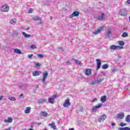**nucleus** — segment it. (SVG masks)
Returning a JSON list of instances; mask_svg holds the SVG:
<instances>
[{"mask_svg": "<svg viewBox=\"0 0 130 130\" xmlns=\"http://www.w3.org/2000/svg\"><path fill=\"white\" fill-rule=\"evenodd\" d=\"M9 10H10V6H9V5H4L1 8L2 12H9Z\"/></svg>", "mask_w": 130, "mask_h": 130, "instance_id": "obj_1", "label": "nucleus"}, {"mask_svg": "<svg viewBox=\"0 0 130 130\" xmlns=\"http://www.w3.org/2000/svg\"><path fill=\"white\" fill-rule=\"evenodd\" d=\"M119 14L120 16L125 17V16H127V11L126 9H121L119 12Z\"/></svg>", "mask_w": 130, "mask_h": 130, "instance_id": "obj_2", "label": "nucleus"}, {"mask_svg": "<svg viewBox=\"0 0 130 130\" xmlns=\"http://www.w3.org/2000/svg\"><path fill=\"white\" fill-rule=\"evenodd\" d=\"M47 76H48V73H47V72L45 71L43 73V79L42 81L43 82V83L44 84H46V83H45V80L47 78Z\"/></svg>", "mask_w": 130, "mask_h": 130, "instance_id": "obj_3", "label": "nucleus"}, {"mask_svg": "<svg viewBox=\"0 0 130 130\" xmlns=\"http://www.w3.org/2000/svg\"><path fill=\"white\" fill-rule=\"evenodd\" d=\"M57 97V95L54 94L52 96V98H49L48 100L49 103H51L52 104H53L54 103V99Z\"/></svg>", "mask_w": 130, "mask_h": 130, "instance_id": "obj_4", "label": "nucleus"}, {"mask_svg": "<svg viewBox=\"0 0 130 130\" xmlns=\"http://www.w3.org/2000/svg\"><path fill=\"white\" fill-rule=\"evenodd\" d=\"M105 37L106 38H111L112 35H111V29L110 28L108 29V31L105 34Z\"/></svg>", "mask_w": 130, "mask_h": 130, "instance_id": "obj_5", "label": "nucleus"}, {"mask_svg": "<svg viewBox=\"0 0 130 130\" xmlns=\"http://www.w3.org/2000/svg\"><path fill=\"white\" fill-rule=\"evenodd\" d=\"M104 78L100 79L99 80H94L91 82V84L96 85V84H99V83H101V82H102V81H104Z\"/></svg>", "mask_w": 130, "mask_h": 130, "instance_id": "obj_6", "label": "nucleus"}, {"mask_svg": "<svg viewBox=\"0 0 130 130\" xmlns=\"http://www.w3.org/2000/svg\"><path fill=\"white\" fill-rule=\"evenodd\" d=\"M103 106V105L102 104H99V105L93 106L92 108L91 109V111H95L96 109H98V108H100L101 107H102Z\"/></svg>", "mask_w": 130, "mask_h": 130, "instance_id": "obj_7", "label": "nucleus"}, {"mask_svg": "<svg viewBox=\"0 0 130 130\" xmlns=\"http://www.w3.org/2000/svg\"><path fill=\"white\" fill-rule=\"evenodd\" d=\"M106 115H103L102 116H100L98 119V121L99 122H101L102 121H104L105 119L107 118Z\"/></svg>", "mask_w": 130, "mask_h": 130, "instance_id": "obj_8", "label": "nucleus"}, {"mask_svg": "<svg viewBox=\"0 0 130 130\" xmlns=\"http://www.w3.org/2000/svg\"><path fill=\"white\" fill-rule=\"evenodd\" d=\"M70 105H71V102H70V99H67L65 101V102L63 105V106L64 107H69Z\"/></svg>", "mask_w": 130, "mask_h": 130, "instance_id": "obj_9", "label": "nucleus"}, {"mask_svg": "<svg viewBox=\"0 0 130 130\" xmlns=\"http://www.w3.org/2000/svg\"><path fill=\"white\" fill-rule=\"evenodd\" d=\"M123 117H124V113L123 112L119 113L117 115V118H118L119 119H122Z\"/></svg>", "mask_w": 130, "mask_h": 130, "instance_id": "obj_10", "label": "nucleus"}, {"mask_svg": "<svg viewBox=\"0 0 130 130\" xmlns=\"http://www.w3.org/2000/svg\"><path fill=\"white\" fill-rule=\"evenodd\" d=\"M80 15V13L78 11H75L70 15V18H73V17H78Z\"/></svg>", "mask_w": 130, "mask_h": 130, "instance_id": "obj_11", "label": "nucleus"}, {"mask_svg": "<svg viewBox=\"0 0 130 130\" xmlns=\"http://www.w3.org/2000/svg\"><path fill=\"white\" fill-rule=\"evenodd\" d=\"M96 61L97 63L96 70H99V68H100V67H101V60L100 59H96Z\"/></svg>", "mask_w": 130, "mask_h": 130, "instance_id": "obj_12", "label": "nucleus"}, {"mask_svg": "<svg viewBox=\"0 0 130 130\" xmlns=\"http://www.w3.org/2000/svg\"><path fill=\"white\" fill-rule=\"evenodd\" d=\"M41 75V72L39 71H36L34 72H32V76L34 77H36L37 76H40Z\"/></svg>", "mask_w": 130, "mask_h": 130, "instance_id": "obj_13", "label": "nucleus"}, {"mask_svg": "<svg viewBox=\"0 0 130 130\" xmlns=\"http://www.w3.org/2000/svg\"><path fill=\"white\" fill-rule=\"evenodd\" d=\"M102 30H103V27H101L99 29H97L96 30H95L94 31H93L92 33H93V34H94V35H96L98 34V33H100V31Z\"/></svg>", "mask_w": 130, "mask_h": 130, "instance_id": "obj_14", "label": "nucleus"}, {"mask_svg": "<svg viewBox=\"0 0 130 130\" xmlns=\"http://www.w3.org/2000/svg\"><path fill=\"white\" fill-rule=\"evenodd\" d=\"M105 17V14L104 13H102L101 16H99L98 17V19L99 20V21H102V20H104V17Z\"/></svg>", "mask_w": 130, "mask_h": 130, "instance_id": "obj_15", "label": "nucleus"}, {"mask_svg": "<svg viewBox=\"0 0 130 130\" xmlns=\"http://www.w3.org/2000/svg\"><path fill=\"white\" fill-rule=\"evenodd\" d=\"M33 21H41L42 20V18L39 16H35L32 18Z\"/></svg>", "mask_w": 130, "mask_h": 130, "instance_id": "obj_16", "label": "nucleus"}, {"mask_svg": "<svg viewBox=\"0 0 130 130\" xmlns=\"http://www.w3.org/2000/svg\"><path fill=\"white\" fill-rule=\"evenodd\" d=\"M120 46H115L114 45H113L110 46V49L115 50V49H117V48H120Z\"/></svg>", "mask_w": 130, "mask_h": 130, "instance_id": "obj_17", "label": "nucleus"}, {"mask_svg": "<svg viewBox=\"0 0 130 130\" xmlns=\"http://www.w3.org/2000/svg\"><path fill=\"white\" fill-rule=\"evenodd\" d=\"M92 74L91 70L90 69H86L85 75L86 76H90Z\"/></svg>", "mask_w": 130, "mask_h": 130, "instance_id": "obj_18", "label": "nucleus"}, {"mask_svg": "<svg viewBox=\"0 0 130 130\" xmlns=\"http://www.w3.org/2000/svg\"><path fill=\"white\" fill-rule=\"evenodd\" d=\"M24 112L26 114L30 113V112H31V107H27L24 111Z\"/></svg>", "mask_w": 130, "mask_h": 130, "instance_id": "obj_19", "label": "nucleus"}, {"mask_svg": "<svg viewBox=\"0 0 130 130\" xmlns=\"http://www.w3.org/2000/svg\"><path fill=\"white\" fill-rule=\"evenodd\" d=\"M46 100L45 99H41L38 100V104H42V103H44V102H46Z\"/></svg>", "mask_w": 130, "mask_h": 130, "instance_id": "obj_20", "label": "nucleus"}, {"mask_svg": "<svg viewBox=\"0 0 130 130\" xmlns=\"http://www.w3.org/2000/svg\"><path fill=\"white\" fill-rule=\"evenodd\" d=\"M49 126H50L53 129H56V126L55 125L54 122L49 123Z\"/></svg>", "mask_w": 130, "mask_h": 130, "instance_id": "obj_21", "label": "nucleus"}, {"mask_svg": "<svg viewBox=\"0 0 130 130\" xmlns=\"http://www.w3.org/2000/svg\"><path fill=\"white\" fill-rule=\"evenodd\" d=\"M13 121V119L11 117H8V120L6 119L5 120L4 122H5V123H7V122H12Z\"/></svg>", "mask_w": 130, "mask_h": 130, "instance_id": "obj_22", "label": "nucleus"}, {"mask_svg": "<svg viewBox=\"0 0 130 130\" xmlns=\"http://www.w3.org/2000/svg\"><path fill=\"white\" fill-rule=\"evenodd\" d=\"M14 53H17L18 54H22V51L18 49H14Z\"/></svg>", "mask_w": 130, "mask_h": 130, "instance_id": "obj_23", "label": "nucleus"}, {"mask_svg": "<svg viewBox=\"0 0 130 130\" xmlns=\"http://www.w3.org/2000/svg\"><path fill=\"white\" fill-rule=\"evenodd\" d=\"M22 35L24 36L25 38H29L31 37V35L27 34L25 32H22Z\"/></svg>", "mask_w": 130, "mask_h": 130, "instance_id": "obj_24", "label": "nucleus"}, {"mask_svg": "<svg viewBox=\"0 0 130 130\" xmlns=\"http://www.w3.org/2000/svg\"><path fill=\"white\" fill-rule=\"evenodd\" d=\"M101 101L103 103H104L106 101V96L104 95L101 97Z\"/></svg>", "mask_w": 130, "mask_h": 130, "instance_id": "obj_25", "label": "nucleus"}, {"mask_svg": "<svg viewBox=\"0 0 130 130\" xmlns=\"http://www.w3.org/2000/svg\"><path fill=\"white\" fill-rule=\"evenodd\" d=\"M40 115V116H44V117H46V116H47V113L46 112H41Z\"/></svg>", "mask_w": 130, "mask_h": 130, "instance_id": "obj_26", "label": "nucleus"}, {"mask_svg": "<svg viewBox=\"0 0 130 130\" xmlns=\"http://www.w3.org/2000/svg\"><path fill=\"white\" fill-rule=\"evenodd\" d=\"M118 130H130V128L129 127H118Z\"/></svg>", "mask_w": 130, "mask_h": 130, "instance_id": "obj_27", "label": "nucleus"}, {"mask_svg": "<svg viewBox=\"0 0 130 130\" xmlns=\"http://www.w3.org/2000/svg\"><path fill=\"white\" fill-rule=\"evenodd\" d=\"M16 21L17 19H16V18H14L11 20L10 23L11 24H12V25H15L16 24Z\"/></svg>", "mask_w": 130, "mask_h": 130, "instance_id": "obj_28", "label": "nucleus"}, {"mask_svg": "<svg viewBox=\"0 0 130 130\" xmlns=\"http://www.w3.org/2000/svg\"><path fill=\"white\" fill-rule=\"evenodd\" d=\"M75 62L76 64H80V66H83V63L81 62L80 61H79L78 60H75Z\"/></svg>", "mask_w": 130, "mask_h": 130, "instance_id": "obj_29", "label": "nucleus"}, {"mask_svg": "<svg viewBox=\"0 0 130 130\" xmlns=\"http://www.w3.org/2000/svg\"><path fill=\"white\" fill-rule=\"evenodd\" d=\"M128 36V34L127 32H123V34L121 35V37L123 38L127 37Z\"/></svg>", "mask_w": 130, "mask_h": 130, "instance_id": "obj_30", "label": "nucleus"}, {"mask_svg": "<svg viewBox=\"0 0 130 130\" xmlns=\"http://www.w3.org/2000/svg\"><path fill=\"white\" fill-rule=\"evenodd\" d=\"M125 121H127V122H130V115H127L126 116V117L125 118Z\"/></svg>", "mask_w": 130, "mask_h": 130, "instance_id": "obj_31", "label": "nucleus"}, {"mask_svg": "<svg viewBox=\"0 0 130 130\" xmlns=\"http://www.w3.org/2000/svg\"><path fill=\"white\" fill-rule=\"evenodd\" d=\"M108 67H109L108 64H104V65L103 66L102 69H103V70H106V69H108Z\"/></svg>", "mask_w": 130, "mask_h": 130, "instance_id": "obj_32", "label": "nucleus"}, {"mask_svg": "<svg viewBox=\"0 0 130 130\" xmlns=\"http://www.w3.org/2000/svg\"><path fill=\"white\" fill-rule=\"evenodd\" d=\"M9 100L11 101H16V98L14 96L9 97Z\"/></svg>", "mask_w": 130, "mask_h": 130, "instance_id": "obj_33", "label": "nucleus"}, {"mask_svg": "<svg viewBox=\"0 0 130 130\" xmlns=\"http://www.w3.org/2000/svg\"><path fill=\"white\" fill-rule=\"evenodd\" d=\"M119 45H120L121 46H123V45H124V42L121 41L118 42Z\"/></svg>", "mask_w": 130, "mask_h": 130, "instance_id": "obj_34", "label": "nucleus"}, {"mask_svg": "<svg viewBox=\"0 0 130 130\" xmlns=\"http://www.w3.org/2000/svg\"><path fill=\"white\" fill-rule=\"evenodd\" d=\"M36 67L37 68H40V67H41V64H40V63H36Z\"/></svg>", "mask_w": 130, "mask_h": 130, "instance_id": "obj_35", "label": "nucleus"}, {"mask_svg": "<svg viewBox=\"0 0 130 130\" xmlns=\"http://www.w3.org/2000/svg\"><path fill=\"white\" fill-rule=\"evenodd\" d=\"M30 48H31V49H35V48H36V46H35V45H31L30 46Z\"/></svg>", "mask_w": 130, "mask_h": 130, "instance_id": "obj_36", "label": "nucleus"}, {"mask_svg": "<svg viewBox=\"0 0 130 130\" xmlns=\"http://www.w3.org/2000/svg\"><path fill=\"white\" fill-rule=\"evenodd\" d=\"M38 57H39V58H43V55L39 54H38Z\"/></svg>", "mask_w": 130, "mask_h": 130, "instance_id": "obj_37", "label": "nucleus"}, {"mask_svg": "<svg viewBox=\"0 0 130 130\" xmlns=\"http://www.w3.org/2000/svg\"><path fill=\"white\" fill-rule=\"evenodd\" d=\"M32 57H33V54L28 55L27 56L28 58H29L30 59H31V58H32Z\"/></svg>", "mask_w": 130, "mask_h": 130, "instance_id": "obj_38", "label": "nucleus"}, {"mask_svg": "<svg viewBox=\"0 0 130 130\" xmlns=\"http://www.w3.org/2000/svg\"><path fill=\"white\" fill-rule=\"evenodd\" d=\"M117 57L118 58H121L122 57V55H121V54L119 53L117 54Z\"/></svg>", "mask_w": 130, "mask_h": 130, "instance_id": "obj_39", "label": "nucleus"}, {"mask_svg": "<svg viewBox=\"0 0 130 130\" xmlns=\"http://www.w3.org/2000/svg\"><path fill=\"white\" fill-rule=\"evenodd\" d=\"M120 126H126V124L121 122L120 124Z\"/></svg>", "mask_w": 130, "mask_h": 130, "instance_id": "obj_40", "label": "nucleus"}, {"mask_svg": "<svg viewBox=\"0 0 130 130\" xmlns=\"http://www.w3.org/2000/svg\"><path fill=\"white\" fill-rule=\"evenodd\" d=\"M97 100H98L97 98H95L93 100L91 101V102L92 103H94V102H96L97 101Z\"/></svg>", "mask_w": 130, "mask_h": 130, "instance_id": "obj_41", "label": "nucleus"}, {"mask_svg": "<svg viewBox=\"0 0 130 130\" xmlns=\"http://www.w3.org/2000/svg\"><path fill=\"white\" fill-rule=\"evenodd\" d=\"M66 63H67V64L68 65V66H71V61H68L67 62H66Z\"/></svg>", "mask_w": 130, "mask_h": 130, "instance_id": "obj_42", "label": "nucleus"}, {"mask_svg": "<svg viewBox=\"0 0 130 130\" xmlns=\"http://www.w3.org/2000/svg\"><path fill=\"white\" fill-rule=\"evenodd\" d=\"M111 72L112 73H114V72H116V69L114 68V69H112Z\"/></svg>", "mask_w": 130, "mask_h": 130, "instance_id": "obj_43", "label": "nucleus"}, {"mask_svg": "<svg viewBox=\"0 0 130 130\" xmlns=\"http://www.w3.org/2000/svg\"><path fill=\"white\" fill-rule=\"evenodd\" d=\"M58 49H60V50H61V51H63V49H62V47H58Z\"/></svg>", "mask_w": 130, "mask_h": 130, "instance_id": "obj_44", "label": "nucleus"}, {"mask_svg": "<svg viewBox=\"0 0 130 130\" xmlns=\"http://www.w3.org/2000/svg\"><path fill=\"white\" fill-rule=\"evenodd\" d=\"M32 9H29V10L28 11V13L31 14V13H32Z\"/></svg>", "mask_w": 130, "mask_h": 130, "instance_id": "obj_45", "label": "nucleus"}, {"mask_svg": "<svg viewBox=\"0 0 130 130\" xmlns=\"http://www.w3.org/2000/svg\"><path fill=\"white\" fill-rule=\"evenodd\" d=\"M127 4H128V5H130V0H127L126 1Z\"/></svg>", "mask_w": 130, "mask_h": 130, "instance_id": "obj_46", "label": "nucleus"}, {"mask_svg": "<svg viewBox=\"0 0 130 130\" xmlns=\"http://www.w3.org/2000/svg\"><path fill=\"white\" fill-rule=\"evenodd\" d=\"M111 125H112V126H114L115 125H116V124H115V123H111Z\"/></svg>", "mask_w": 130, "mask_h": 130, "instance_id": "obj_47", "label": "nucleus"}, {"mask_svg": "<svg viewBox=\"0 0 130 130\" xmlns=\"http://www.w3.org/2000/svg\"><path fill=\"white\" fill-rule=\"evenodd\" d=\"M36 88H39V85H36Z\"/></svg>", "mask_w": 130, "mask_h": 130, "instance_id": "obj_48", "label": "nucleus"}, {"mask_svg": "<svg viewBox=\"0 0 130 130\" xmlns=\"http://www.w3.org/2000/svg\"><path fill=\"white\" fill-rule=\"evenodd\" d=\"M18 87L19 88H22L23 87V85H19Z\"/></svg>", "mask_w": 130, "mask_h": 130, "instance_id": "obj_49", "label": "nucleus"}, {"mask_svg": "<svg viewBox=\"0 0 130 130\" xmlns=\"http://www.w3.org/2000/svg\"><path fill=\"white\" fill-rule=\"evenodd\" d=\"M19 96H20V97H23V94H21Z\"/></svg>", "mask_w": 130, "mask_h": 130, "instance_id": "obj_50", "label": "nucleus"}, {"mask_svg": "<svg viewBox=\"0 0 130 130\" xmlns=\"http://www.w3.org/2000/svg\"><path fill=\"white\" fill-rule=\"evenodd\" d=\"M3 96H0V100H2V99H3Z\"/></svg>", "mask_w": 130, "mask_h": 130, "instance_id": "obj_51", "label": "nucleus"}, {"mask_svg": "<svg viewBox=\"0 0 130 130\" xmlns=\"http://www.w3.org/2000/svg\"><path fill=\"white\" fill-rule=\"evenodd\" d=\"M69 130H75V129H74V128H70Z\"/></svg>", "mask_w": 130, "mask_h": 130, "instance_id": "obj_52", "label": "nucleus"}, {"mask_svg": "<svg viewBox=\"0 0 130 130\" xmlns=\"http://www.w3.org/2000/svg\"><path fill=\"white\" fill-rule=\"evenodd\" d=\"M29 29H30V27H27V28L25 29V30H29Z\"/></svg>", "mask_w": 130, "mask_h": 130, "instance_id": "obj_53", "label": "nucleus"}, {"mask_svg": "<svg viewBox=\"0 0 130 130\" xmlns=\"http://www.w3.org/2000/svg\"><path fill=\"white\" fill-rule=\"evenodd\" d=\"M123 48V47L121 46V47H120V48Z\"/></svg>", "mask_w": 130, "mask_h": 130, "instance_id": "obj_54", "label": "nucleus"}, {"mask_svg": "<svg viewBox=\"0 0 130 130\" xmlns=\"http://www.w3.org/2000/svg\"><path fill=\"white\" fill-rule=\"evenodd\" d=\"M42 24V22H40V24Z\"/></svg>", "mask_w": 130, "mask_h": 130, "instance_id": "obj_55", "label": "nucleus"}, {"mask_svg": "<svg viewBox=\"0 0 130 130\" xmlns=\"http://www.w3.org/2000/svg\"><path fill=\"white\" fill-rule=\"evenodd\" d=\"M16 35H19V34H18V32H17Z\"/></svg>", "mask_w": 130, "mask_h": 130, "instance_id": "obj_56", "label": "nucleus"}, {"mask_svg": "<svg viewBox=\"0 0 130 130\" xmlns=\"http://www.w3.org/2000/svg\"><path fill=\"white\" fill-rule=\"evenodd\" d=\"M103 74H104V75H105V73L104 72H103Z\"/></svg>", "mask_w": 130, "mask_h": 130, "instance_id": "obj_57", "label": "nucleus"}, {"mask_svg": "<svg viewBox=\"0 0 130 130\" xmlns=\"http://www.w3.org/2000/svg\"><path fill=\"white\" fill-rule=\"evenodd\" d=\"M29 130H34L33 129H32V128H30V129H29Z\"/></svg>", "mask_w": 130, "mask_h": 130, "instance_id": "obj_58", "label": "nucleus"}, {"mask_svg": "<svg viewBox=\"0 0 130 130\" xmlns=\"http://www.w3.org/2000/svg\"><path fill=\"white\" fill-rule=\"evenodd\" d=\"M129 22H130V17H129Z\"/></svg>", "mask_w": 130, "mask_h": 130, "instance_id": "obj_59", "label": "nucleus"}, {"mask_svg": "<svg viewBox=\"0 0 130 130\" xmlns=\"http://www.w3.org/2000/svg\"><path fill=\"white\" fill-rule=\"evenodd\" d=\"M51 20H52V18H51Z\"/></svg>", "mask_w": 130, "mask_h": 130, "instance_id": "obj_60", "label": "nucleus"}]
</instances>
